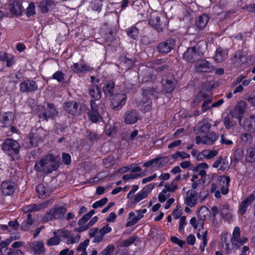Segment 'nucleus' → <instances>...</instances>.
<instances>
[{
  "instance_id": "obj_20",
  "label": "nucleus",
  "mask_w": 255,
  "mask_h": 255,
  "mask_svg": "<svg viewBox=\"0 0 255 255\" xmlns=\"http://www.w3.org/2000/svg\"><path fill=\"white\" fill-rule=\"evenodd\" d=\"M198 193L194 190H188L186 194L185 203L191 207H194L197 202Z\"/></svg>"
},
{
  "instance_id": "obj_49",
  "label": "nucleus",
  "mask_w": 255,
  "mask_h": 255,
  "mask_svg": "<svg viewBox=\"0 0 255 255\" xmlns=\"http://www.w3.org/2000/svg\"><path fill=\"white\" fill-rule=\"evenodd\" d=\"M190 157V154L183 151H177L176 153L171 155V157L174 160H177L178 158L184 159Z\"/></svg>"
},
{
  "instance_id": "obj_24",
  "label": "nucleus",
  "mask_w": 255,
  "mask_h": 255,
  "mask_svg": "<svg viewBox=\"0 0 255 255\" xmlns=\"http://www.w3.org/2000/svg\"><path fill=\"white\" fill-rule=\"evenodd\" d=\"M13 116L10 112L4 113L0 116V127H8L12 123Z\"/></svg>"
},
{
  "instance_id": "obj_42",
  "label": "nucleus",
  "mask_w": 255,
  "mask_h": 255,
  "mask_svg": "<svg viewBox=\"0 0 255 255\" xmlns=\"http://www.w3.org/2000/svg\"><path fill=\"white\" fill-rule=\"evenodd\" d=\"M41 137L35 134L27 138L26 141L29 144L28 146H36L38 145L39 141H41Z\"/></svg>"
},
{
  "instance_id": "obj_57",
  "label": "nucleus",
  "mask_w": 255,
  "mask_h": 255,
  "mask_svg": "<svg viewBox=\"0 0 255 255\" xmlns=\"http://www.w3.org/2000/svg\"><path fill=\"white\" fill-rule=\"evenodd\" d=\"M108 200L107 198H104L101 199L100 200L95 202L93 204L92 207L94 209H97L98 208L101 207L107 203Z\"/></svg>"
},
{
  "instance_id": "obj_19",
  "label": "nucleus",
  "mask_w": 255,
  "mask_h": 255,
  "mask_svg": "<svg viewBox=\"0 0 255 255\" xmlns=\"http://www.w3.org/2000/svg\"><path fill=\"white\" fill-rule=\"evenodd\" d=\"M32 253L34 255H41L45 252L44 245L42 241H35L29 244Z\"/></svg>"
},
{
  "instance_id": "obj_30",
  "label": "nucleus",
  "mask_w": 255,
  "mask_h": 255,
  "mask_svg": "<svg viewBox=\"0 0 255 255\" xmlns=\"http://www.w3.org/2000/svg\"><path fill=\"white\" fill-rule=\"evenodd\" d=\"M115 87V82L112 80L107 81L103 87V91L106 96H112Z\"/></svg>"
},
{
  "instance_id": "obj_58",
  "label": "nucleus",
  "mask_w": 255,
  "mask_h": 255,
  "mask_svg": "<svg viewBox=\"0 0 255 255\" xmlns=\"http://www.w3.org/2000/svg\"><path fill=\"white\" fill-rule=\"evenodd\" d=\"M89 243V239H86L82 243H81L77 249V251L81 252H86V249L88 246Z\"/></svg>"
},
{
  "instance_id": "obj_32",
  "label": "nucleus",
  "mask_w": 255,
  "mask_h": 255,
  "mask_svg": "<svg viewBox=\"0 0 255 255\" xmlns=\"http://www.w3.org/2000/svg\"><path fill=\"white\" fill-rule=\"evenodd\" d=\"M89 94L93 98V100H98L101 97L100 88L96 85H92L89 88Z\"/></svg>"
},
{
  "instance_id": "obj_18",
  "label": "nucleus",
  "mask_w": 255,
  "mask_h": 255,
  "mask_svg": "<svg viewBox=\"0 0 255 255\" xmlns=\"http://www.w3.org/2000/svg\"><path fill=\"white\" fill-rule=\"evenodd\" d=\"M90 106L91 110L88 113L89 118L93 122H97L100 119V115L97 105L94 100H91Z\"/></svg>"
},
{
  "instance_id": "obj_34",
  "label": "nucleus",
  "mask_w": 255,
  "mask_h": 255,
  "mask_svg": "<svg viewBox=\"0 0 255 255\" xmlns=\"http://www.w3.org/2000/svg\"><path fill=\"white\" fill-rule=\"evenodd\" d=\"M220 213L221 216L227 220H230L232 218V214L231 211L229 209L228 204H224L219 208Z\"/></svg>"
},
{
  "instance_id": "obj_27",
  "label": "nucleus",
  "mask_w": 255,
  "mask_h": 255,
  "mask_svg": "<svg viewBox=\"0 0 255 255\" xmlns=\"http://www.w3.org/2000/svg\"><path fill=\"white\" fill-rule=\"evenodd\" d=\"M1 190L4 195L12 194L15 189L13 183L11 182H3L1 184Z\"/></svg>"
},
{
  "instance_id": "obj_6",
  "label": "nucleus",
  "mask_w": 255,
  "mask_h": 255,
  "mask_svg": "<svg viewBox=\"0 0 255 255\" xmlns=\"http://www.w3.org/2000/svg\"><path fill=\"white\" fill-rule=\"evenodd\" d=\"M67 210L64 207L54 206L43 217V221L48 222L53 219H61L64 217Z\"/></svg>"
},
{
  "instance_id": "obj_15",
  "label": "nucleus",
  "mask_w": 255,
  "mask_h": 255,
  "mask_svg": "<svg viewBox=\"0 0 255 255\" xmlns=\"http://www.w3.org/2000/svg\"><path fill=\"white\" fill-rule=\"evenodd\" d=\"M38 85L36 81L31 80H26L21 82L19 85V90L21 92H32L37 90Z\"/></svg>"
},
{
  "instance_id": "obj_25",
  "label": "nucleus",
  "mask_w": 255,
  "mask_h": 255,
  "mask_svg": "<svg viewBox=\"0 0 255 255\" xmlns=\"http://www.w3.org/2000/svg\"><path fill=\"white\" fill-rule=\"evenodd\" d=\"M0 61H5L6 66L10 67L15 62V57L11 54L5 52H0Z\"/></svg>"
},
{
  "instance_id": "obj_39",
  "label": "nucleus",
  "mask_w": 255,
  "mask_h": 255,
  "mask_svg": "<svg viewBox=\"0 0 255 255\" xmlns=\"http://www.w3.org/2000/svg\"><path fill=\"white\" fill-rule=\"evenodd\" d=\"M234 119H235V117L231 112L224 117V124L226 129H230L236 125V122L234 120Z\"/></svg>"
},
{
  "instance_id": "obj_59",
  "label": "nucleus",
  "mask_w": 255,
  "mask_h": 255,
  "mask_svg": "<svg viewBox=\"0 0 255 255\" xmlns=\"http://www.w3.org/2000/svg\"><path fill=\"white\" fill-rule=\"evenodd\" d=\"M136 237L135 236H132L129 237L128 239L126 240L124 242L122 243L121 246L123 247H127L130 245L134 243V242L136 241Z\"/></svg>"
},
{
  "instance_id": "obj_22",
  "label": "nucleus",
  "mask_w": 255,
  "mask_h": 255,
  "mask_svg": "<svg viewBox=\"0 0 255 255\" xmlns=\"http://www.w3.org/2000/svg\"><path fill=\"white\" fill-rule=\"evenodd\" d=\"M55 4L52 0H43L38 3L39 10L43 13L47 12L54 8Z\"/></svg>"
},
{
  "instance_id": "obj_26",
  "label": "nucleus",
  "mask_w": 255,
  "mask_h": 255,
  "mask_svg": "<svg viewBox=\"0 0 255 255\" xmlns=\"http://www.w3.org/2000/svg\"><path fill=\"white\" fill-rule=\"evenodd\" d=\"M8 8L11 14L15 15H19L22 12L21 4L17 0H14L9 3Z\"/></svg>"
},
{
  "instance_id": "obj_37",
  "label": "nucleus",
  "mask_w": 255,
  "mask_h": 255,
  "mask_svg": "<svg viewBox=\"0 0 255 255\" xmlns=\"http://www.w3.org/2000/svg\"><path fill=\"white\" fill-rule=\"evenodd\" d=\"M218 153L217 150H204L201 153L197 155V159L200 160L202 157H204L207 159H212L216 156Z\"/></svg>"
},
{
  "instance_id": "obj_29",
  "label": "nucleus",
  "mask_w": 255,
  "mask_h": 255,
  "mask_svg": "<svg viewBox=\"0 0 255 255\" xmlns=\"http://www.w3.org/2000/svg\"><path fill=\"white\" fill-rule=\"evenodd\" d=\"M71 68L72 70L76 73H81L85 72L90 70V67L89 65L85 63H74L71 66Z\"/></svg>"
},
{
  "instance_id": "obj_53",
  "label": "nucleus",
  "mask_w": 255,
  "mask_h": 255,
  "mask_svg": "<svg viewBox=\"0 0 255 255\" xmlns=\"http://www.w3.org/2000/svg\"><path fill=\"white\" fill-rule=\"evenodd\" d=\"M147 196V195L141 190L139 192L135 195L132 203H137L142 199L145 198Z\"/></svg>"
},
{
  "instance_id": "obj_35",
  "label": "nucleus",
  "mask_w": 255,
  "mask_h": 255,
  "mask_svg": "<svg viewBox=\"0 0 255 255\" xmlns=\"http://www.w3.org/2000/svg\"><path fill=\"white\" fill-rule=\"evenodd\" d=\"M209 18L207 14H203L199 16L196 20V25L199 29H203L206 26Z\"/></svg>"
},
{
  "instance_id": "obj_41",
  "label": "nucleus",
  "mask_w": 255,
  "mask_h": 255,
  "mask_svg": "<svg viewBox=\"0 0 255 255\" xmlns=\"http://www.w3.org/2000/svg\"><path fill=\"white\" fill-rule=\"evenodd\" d=\"M33 220L32 219L31 215L28 213L27 215L26 219L23 221L20 226V229L23 231H27L32 225Z\"/></svg>"
},
{
  "instance_id": "obj_44",
  "label": "nucleus",
  "mask_w": 255,
  "mask_h": 255,
  "mask_svg": "<svg viewBox=\"0 0 255 255\" xmlns=\"http://www.w3.org/2000/svg\"><path fill=\"white\" fill-rule=\"evenodd\" d=\"M54 237L49 239L47 241V244L49 246L58 245L59 244L60 242V237H62V236H59L57 235V232L54 233Z\"/></svg>"
},
{
  "instance_id": "obj_56",
  "label": "nucleus",
  "mask_w": 255,
  "mask_h": 255,
  "mask_svg": "<svg viewBox=\"0 0 255 255\" xmlns=\"http://www.w3.org/2000/svg\"><path fill=\"white\" fill-rule=\"evenodd\" d=\"M87 136L90 141L96 140L100 138V135L90 130L87 131Z\"/></svg>"
},
{
  "instance_id": "obj_64",
  "label": "nucleus",
  "mask_w": 255,
  "mask_h": 255,
  "mask_svg": "<svg viewBox=\"0 0 255 255\" xmlns=\"http://www.w3.org/2000/svg\"><path fill=\"white\" fill-rule=\"evenodd\" d=\"M171 241L172 243L178 245L181 248H182L186 243L185 241L181 240L175 236L171 238Z\"/></svg>"
},
{
  "instance_id": "obj_4",
  "label": "nucleus",
  "mask_w": 255,
  "mask_h": 255,
  "mask_svg": "<svg viewBox=\"0 0 255 255\" xmlns=\"http://www.w3.org/2000/svg\"><path fill=\"white\" fill-rule=\"evenodd\" d=\"M218 180L220 182L219 189H220V190H217V186L215 184H212L211 190V192L214 194L215 197L220 198L221 192L223 195H226L229 192V186L231 179L228 176L222 175L218 177Z\"/></svg>"
},
{
  "instance_id": "obj_9",
  "label": "nucleus",
  "mask_w": 255,
  "mask_h": 255,
  "mask_svg": "<svg viewBox=\"0 0 255 255\" xmlns=\"http://www.w3.org/2000/svg\"><path fill=\"white\" fill-rule=\"evenodd\" d=\"M152 101L148 95V92H143L142 97L137 101V106L142 112L146 113L151 110Z\"/></svg>"
},
{
  "instance_id": "obj_36",
  "label": "nucleus",
  "mask_w": 255,
  "mask_h": 255,
  "mask_svg": "<svg viewBox=\"0 0 255 255\" xmlns=\"http://www.w3.org/2000/svg\"><path fill=\"white\" fill-rule=\"evenodd\" d=\"M218 138V135L215 132H211L206 135H203V144L212 145L217 140Z\"/></svg>"
},
{
  "instance_id": "obj_43",
  "label": "nucleus",
  "mask_w": 255,
  "mask_h": 255,
  "mask_svg": "<svg viewBox=\"0 0 255 255\" xmlns=\"http://www.w3.org/2000/svg\"><path fill=\"white\" fill-rule=\"evenodd\" d=\"M210 214L211 212L209 209L204 206L201 207L198 211L197 215L199 218H201L205 220L206 218L210 216Z\"/></svg>"
},
{
  "instance_id": "obj_12",
  "label": "nucleus",
  "mask_w": 255,
  "mask_h": 255,
  "mask_svg": "<svg viewBox=\"0 0 255 255\" xmlns=\"http://www.w3.org/2000/svg\"><path fill=\"white\" fill-rule=\"evenodd\" d=\"M175 46V40L173 38H168L166 41L158 44L157 48L160 53L167 54L171 51Z\"/></svg>"
},
{
  "instance_id": "obj_7",
  "label": "nucleus",
  "mask_w": 255,
  "mask_h": 255,
  "mask_svg": "<svg viewBox=\"0 0 255 255\" xmlns=\"http://www.w3.org/2000/svg\"><path fill=\"white\" fill-rule=\"evenodd\" d=\"M161 83L163 90L166 93H171L174 89L177 81L174 79V75L169 73L162 76Z\"/></svg>"
},
{
  "instance_id": "obj_55",
  "label": "nucleus",
  "mask_w": 255,
  "mask_h": 255,
  "mask_svg": "<svg viewBox=\"0 0 255 255\" xmlns=\"http://www.w3.org/2000/svg\"><path fill=\"white\" fill-rule=\"evenodd\" d=\"M115 250V246L113 245H109L103 251H102L99 255H110Z\"/></svg>"
},
{
  "instance_id": "obj_31",
  "label": "nucleus",
  "mask_w": 255,
  "mask_h": 255,
  "mask_svg": "<svg viewBox=\"0 0 255 255\" xmlns=\"http://www.w3.org/2000/svg\"><path fill=\"white\" fill-rule=\"evenodd\" d=\"M244 57V54L242 51H237L234 56L231 58L232 64L236 67H240L244 63L243 58Z\"/></svg>"
},
{
  "instance_id": "obj_60",
  "label": "nucleus",
  "mask_w": 255,
  "mask_h": 255,
  "mask_svg": "<svg viewBox=\"0 0 255 255\" xmlns=\"http://www.w3.org/2000/svg\"><path fill=\"white\" fill-rule=\"evenodd\" d=\"M220 142L222 144H226L227 145H231L233 144V141L228 138L227 135L224 134L221 135Z\"/></svg>"
},
{
  "instance_id": "obj_13",
  "label": "nucleus",
  "mask_w": 255,
  "mask_h": 255,
  "mask_svg": "<svg viewBox=\"0 0 255 255\" xmlns=\"http://www.w3.org/2000/svg\"><path fill=\"white\" fill-rule=\"evenodd\" d=\"M246 107V102L245 101H241L237 105L234 110L231 112L235 117V119H238L240 126H243L241 122L243 116L245 113Z\"/></svg>"
},
{
  "instance_id": "obj_3",
  "label": "nucleus",
  "mask_w": 255,
  "mask_h": 255,
  "mask_svg": "<svg viewBox=\"0 0 255 255\" xmlns=\"http://www.w3.org/2000/svg\"><path fill=\"white\" fill-rule=\"evenodd\" d=\"M58 111L53 104L46 103L38 107L37 114L39 119L48 121L53 119L58 115Z\"/></svg>"
},
{
  "instance_id": "obj_38",
  "label": "nucleus",
  "mask_w": 255,
  "mask_h": 255,
  "mask_svg": "<svg viewBox=\"0 0 255 255\" xmlns=\"http://www.w3.org/2000/svg\"><path fill=\"white\" fill-rule=\"evenodd\" d=\"M58 233H60L59 236H62V237L67 238V244H74L79 242L80 236L78 235L76 238H74L72 236H69V233L67 231L61 230L59 231Z\"/></svg>"
},
{
  "instance_id": "obj_48",
  "label": "nucleus",
  "mask_w": 255,
  "mask_h": 255,
  "mask_svg": "<svg viewBox=\"0 0 255 255\" xmlns=\"http://www.w3.org/2000/svg\"><path fill=\"white\" fill-rule=\"evenodd\" d=\"M164 187L165 189L162 190L163 193H167V192H174L177 189V184L175 181H173L170 184H165Z\"/></svg>"
},
{
  "instance_id": "obj_47",
  "label": "nucleus",
  "mask_w": 255,
  "mask_h": 255,
  "mask_svg": "<svg viewBox=\"0 0 255 255\" xmlns=\"http://www.w3.org/2000/svg\"><path fill=\"white\" fill-rule=\"evenodd\" d=\"M148 21L149 24L153 27H157L160 25V17L157 15H151L149 18Z\"/></svg>"
},
{
  "instance_id": "obj_21",
  "label": "nucleus",
  "mask_w": 255,
  "mask_h": 255,
  "mask_svg": "<svg viewBox=\"0 0 255 255\" xmlns=\"http://www.w3.org/2000/svg\"><path fill=\"white\" fill-rule=\"evenodd\" d=\"M255 199L254 194H251L241 202L239 206V212L242 215L246 213L248 207L251 205Z\"/></svg>"
},
{
  "instance_id": "obj_33",
  "label": "nucleus",
  "mask_w": 255,
  "mask_h": 255,
  "mask_svg": "<svg viewBox=\"0 0 255 255\" xmlns=\"http://www.w3.org/2000/svg\"><path fill=\"white\" fill-rule=\"evenodd\" d=\"M245 128L251 132L255 131V115H252L249 118H247L245 122L244 125Z\"/></svg>"
},
{
  "instance_id": "obj_46",
  "label": "nucleus",
  "mask_w": 255,
  "mask_h": 255,
  "mask_svg": "<svg viewBox=\"0 0 255 255\" xmlns=\"http://www.w3.org/2000/svg\"><path fill=\"white\" fill-rule=\"evenodd\" d=\"M138 30L134 26L128 28L127 30L128 35L133 39H136L138 36Z\"/></svg>"
},
{
  "instance_id": "obj_10",
  "label": "nucleus",
  "mask_w": 255,
  "mask_h": 255,
  "mask_svg": "<svg viewBox=\"0 0 255 255\" xmlns=\"http://www.w3.org/2000/svg\"><path fill=\"white\" fill-rule=\"evenodd\" d=\"M64 111L71 116H77L82 113V109L75 101L65 102L63 105Z\"/></svg>"
},
{
  "instance_id": "obj_45",
  "label": "nucleus",
  "mask_w": 255,
  "mask_h": 255,
  "mask_svg": "<svg viewBox=\"0 0 255 255\" xmlns=\"http://www.w3.org/2000/svg\"><path fill=\"white\" fill-rule=\"evenodd\" d=\"M155 167L161 168L164 166L169 161V158L167 156H162L158 158H155Z\"/></svg>"
},
{
  "instance_id": "obj_40",
  "label": "nucleus",
  "mask_w": 255,
  "mask_h": 255,
  "mask_svg": "<svg viewBox=\"0 0 255 255\" xmlns=\"http://www.w3.org/2000/svg\"><path fill=\"white\" fill-rule=\"evenodd\" d=\"M207 231H205L204 232H203L202 235H201L199 233L197 234L198 239L201 240V241L199 246V249L202 252L204 251L205 248L207 245Z\"/></svg>"
},
{
  "instance_id": "obj_61",
  "label": "nucleus",
  "mask_w": 255,
  "mask_h": 255,
  "mask_svg": "<svg viewBox=\"0 0 255 255\" xmlns=\"http://www.w3.org/2000/svg\"><path fill=\"white\" fill-rule=\"evenodd\" d=\"M241 139L244 143H250L252 141V136L250 133L245 132L242 135Z\"/></svg>"
},
{
  "instance_id": "obj_14",
  "label": "nucleus",
  "mask_w": 255,
  "mask_h": 255,
  "mask_svg": "<svg viewBox=\"0 0 255 255\" xmlns=\"http://www.w3.org/2000/svg\"><path fill=\"white\" fill-rule=\"evenodd\" d=\"M51 204V200H47L39 204H33L25 205L23 207L22 211L24 213H29L31 212H36L41 209L45 208L48 206V205Z\"/></svg>"
},
{
  "instance_id": "obj_52",
  "label": "nucleus",
  "mask_w": 255,
  "mask_h": 255,
  "mask_svg": "<svg viewBox=\"0 0 255 255\" xmlns=\"http://www.w3.org/2000/svg\"><path fill=\"white\" fill-rule=\"evenodd\" d=\"M36 190L39 195L41 197L47 196L48 194V191L43 184H38L36 187Z\"/></svg>"
},
{
  "instance_id": "obj_51",
  "label": "nucleus",
  "mask_w": 255,
  "mask_h": 255,
  "mask_svg": "<svg viewBox=\"0 0 255 255\" xmlns=\"http://www.w3.org/2000/svg\"><path fill=\"white\" fill-rule=\"evenodd\" d=\"M136 212L137 213V215L136 216L134 217L131 221H129L126 223V226L127 227H130L135 225L136 223H137V222L139 220H140L143 217V215L141 214V213L138 212L137 211H136Z\"/></svg>"
},
{
  "instance_id": "obj_23",
  "label": "nucleus",
  "mask_w": 255,
  "mask_h": 255,
  "mask_svg": "<svg viewBox=\"0 0 255 255\" xmlns=\"http://www.w3.org/2000/svg\"><path fill=\"white\" fill-rule=\"evenodd\" d=\"M211 127V124L207 120H203L199 122L197 126V134L204 135L209 131Z\"/></svg>"
},
{
  "instance_id": "obj_17",
  "label": "nucleus",
  "mask_w": 255,
  "mask_h": 255,
  "mask_svg": "<svg viewBox=\"0 0 255 255\" xmlns=\"http://www.w3.org/2000/svg\"><path fill=\"white\" fill-rule=\"evenodd\" d=\"M195 69L198 72H210L214 70V66L209 61L203 59L195 64Z\"/></svg>"
},
{
  "instance_id": "obj_54",
  "label": "nucleus",
  "mask_w": 255,
  "mask_h": 255,
  "mask_svg": "<svg viewBox=\"0 0 255 255\" xmlns=\"http://www.w3.org/2000/svg\"><path fill=\"white\" fill-rule=\"evenodd\" d=\"M35 5L33 2H30L26 9V14L27 16H31L35 14Z\"/></svg>"
},
{
  "instance_id": "obj_8",
  "label": "nucleus",
  "mask_w": 255,
  "mask_h": 255,
  "mask_svg": "<svg viewBox=\"0 0 255 255\" xmlns=\"http://www.w3.org/2000/svg\"><path fill=\"white\" fill-rule=\"evenodd\" d=\"M248 241V239L245 236L241 237L240 229L239 227H235L231 239L232 246L236 249H239L241 246L244 245Z\"/></svg>"
},
{
  "instance_id": "obj_1",
  "label": "nucleus",
  "mask_w": 255,
  "mask_h": 255,
  "mask_svg": "<svg viewBox=\"0 0 255 255\" xmlns=\"http://www.w3.org/2000/svg\"><path fill=\"white\" fill-rule=\"evenodd\" d=\"M59 167L57 158L51 154H47L35 163L34 169L36 171L48 174L56 170Z\"/></svg>"
},
{
  "instance_id": "obj_2",
  "label": "nucleus",
  "mask_w": 255,
  "mask_h": 255,
  "mask_svg": "<svg viewBox=\"0 0 255 255\" xmlns=\"http://www.w3.org/2000/svg\"><path fill=\"white\" fill-rule=\"evenodd\" d=\"M205 49V42L200 41L197 42L195 46L189 47L187 49L183 54V59L188 62L193 63L203 56Z\"/></svg>"
},
{
  "instance_id": "obj_5",
  "label": "nucleus",
  "mask_w": 255,
  "mask_h": 255,
  "mask_svg": "<svg viewBox=\"0 0 255 255\" xmlns=\"http://www.w3.org/2000/svg\"><path fill=\"white\" fill-rule=\"evenodd\" d=\"M2 149L6 154L13 157L19 153L20 144L15 140L7 138L2 143Z\"/></svg>"
},
{
  "instance_id": "obj_16",
  "label": "nucleus",
  "mask_w": 255,
  "mask_h": 255,
  "mask_svg": "<svg viewBox=\"0 0 255 255\" xmlns=\"http://www.w3.org/2000/svg\"><path fill=\"white\" fill-rule=\"evenodd\" d=\"M124 116L125 122L128 125L135 123L140 118L139 113L135 110L127 111Z\"/></svg>"
},
{
  "instance_id": "obj_62",
  "label": "nucleus",
  "mask_w": 255,
  "mask_h": 255,
  "mask_svg": "<svg viewBox=\"0 0 255 255\" xmlns=\"http://www.w3.org/2000/svg\"><path fill=\"white\" fill-rule=\"evenodd\" d=\"M7 250V255H24L22 251L16 249H6Z\"/></svg>"
},
{
  "instance_id": "obj_50",
  "label": "nucleus",
  "mask_w": 255,
  "mask_h": 255,
  "mask_svg": "<svg viewBox=\"0 0 255 255\" xmlns=\"http://www.w3.org/2000/svg\"><path fill=\"white\" fill-rule=\"evenodd\" d=\"M205 97V94L202 92H199L192 102V106L195 107L202 102Z\"/></svg>"
},
{
  "instance_id": "obj_63",
  "label": "nucleus",
  "mask_w": 255,
  "mask_h": 255,
  "mask_svg": "<svg viewBox=\"0 0 255 255\" xmlns=\"http://www.w3.org/2000/svg\"><path fill=\"white\" fill-rule=\"evenodd\" d=\"M64 74L62 72L57 71L53 75L52 78L60 82L64 80Z\"/></svg>"
},
{
  "instance_id": "obj_11",
  "label": "nucleus",
  "mask_w": 255,
  "mask_h": 255,
  "mask_svg": "<svg viewBox=\"0 0 255 255\" xmlns=\"http://www.w3.org/2000/svg\"><path fill=\"white\" fill-rule=\"evenodd\" d=\"M126 101L127 96L125 94L113 95L111 98V108L115 111H118L125 105Z\"/></svg>"
},
{
  "instance_id": "obj_28",
  "label": "nucleus",
  "mask_w": 255,
  "mask_h": 255,
  "mask_svg": "<svg viewBox=\"0 0 255 255\" xmlns=\"http://www.w3.org/2000/svg\"><path fill=\"white\" fill-rule=\"evenodd\" d=\"M228 51L227 49H222L219 47L216 51L214 56V60L217 63H221L225 60L228 57Z\"/></svg>"
}]
</instances>
